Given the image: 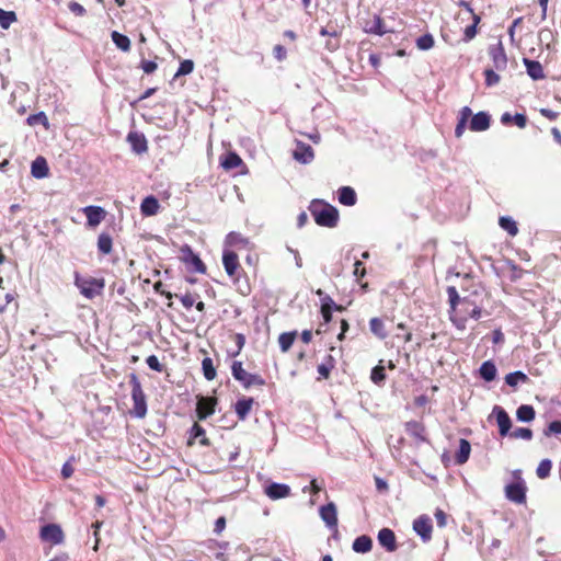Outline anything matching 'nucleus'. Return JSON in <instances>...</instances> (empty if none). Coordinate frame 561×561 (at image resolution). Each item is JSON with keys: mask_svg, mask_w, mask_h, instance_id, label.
<instances>
[{"mask_svg": "<svg viewBox=\"0 0 561 561\" xmlns=\"http://www.w3.org/2000/svg\"><path fill=\"white\" fill-rule=\"evenodd\" d=\"M309 210L317 225L328 228H333L337 225L339 211L334 206L321 201H313L309 206Z\"/></svg>", "mask_w": 561, "mask_h": 561, "instance_id": "nucleus-1", "label": "nucleus"}, {"mask_svg": "<svg viewBox=\"0 0 561 561\" xmlns=\"http://www.w3.org/2000/svg\"><path fill=\"white\" fill-rule=\"evenodd\" d=\"M75 285L79 288L82 296L88 299H93L100 295L105 286L104 279L102 278H83L79 273L75 274Z\"/></svg>", "mask_w": 561, "mask_h": 561, "instance_id": "nucleus-2", "label": "nucleus"}, {"mask_svg": "<svg viewBox=\"0 0 561 561\" xmlns=\"http://www.w3.org/2000/svg\"><path fill=\"white\" fill-rule=\"evenodd\" d=\"M231 374L236 380L241 382V385L249 389L253 386H264L265 380L256 374H250L247 370L243 369L241 362H233L231 365Z\"/></svg>", "mask_w": 561, "mask_h": 561, "instance_id": "nucleus-3", "label": "nucleus"}, {"mask_svg": "<svg viewBox=\"0 0 561 561\" xmlns=\"http://www.w3.org/2000/svg\"><path fill=\"white\" fill-rule=\"evenodd\" d=\"M131 399L134 402L135 416L141 419L147 413L146 396L141 385L135 375L131 376Z\"/></svg>", "mask_w": 561, "mask_h": 561, "instance_id": "nucleus-4", "label": "nucleus"}, {"mask_svg": "<svg viewBox=\"0 0 561 561\" xmlns=\"http://www.w3.org/2000/svg\"><path fill=\"white\" fill-rule=\"evenodd\" d=\"M181 259L182 261L191 267V270L195 273L204 274L206 272V266L199 259V256L191 249L188 245H183L181 248Z\"/></svg>", "mask_w": 561, "mask_h": 561, "instance_id": "nucleus-5", "label": "nucleus"}, {"mask_svg": "<svg viewBox=\"0 0 561 561\" xmlns=\"http://www.w3.org/2000/svg\"><path fill=\"white\" fill-rule=\"evenodd\" d=\"M414 531L422 538L424 542H427L432 538V520L428 516L422 515L413 522Z\"/></svg>", "mask_w": 561, "mask_h": 561, "instance_id": "nucleus-6", "label": "nucleus"}, {"mask_svg": "<svg viewBox=\"0 0 561 561\" xmlns=\"http://www.w3.org/2000/svg\"><path fill=\"white\" fill-rule=\"evenodd\" d=\"M41 538L44 541L51 542L54 545L61 543L64 541V533L61 528L56 524H48L41 529Z\"/></svg>", "mask_w": 561, "mask_h": 561, "instance_id": "nucleus-7", "label": "nucleus"}, {"mask_svg": "<svg viewBox=\"0 0 561 561\" xmlns=\"http://www.w3.org/2000/svg\"><path fill=\"white\" fill-rule=\"evenodd\" d=\"M217 400L213 397H199L196 412L199 420H205L215 412Z\"/></svg>", "mask_w": 561, "mask_h": 561, "instance_id": "nucleus-8", "label": "nucleus"}, {"mask_svg": "<svg viewBox=\"0 0 561 561\" xmlns=\"http://www.w3.org/2000/svg\"><path fill=\"white\" fill-rule=\"evenodd\" d=\"M489 55L492 58L496 70H504L506 68L507 57L501 42L489 47Z\"/></svg>", "mask_w": 561, "mask_h": 561, "instance_id": "nucleus-9", "label": "nucleus"}, {"mask_svg": "<svg viewBox=\"0 0 561 561\" xmlns=\"http://www.w3.org/2000/svg\"><path fill=\"white\" fill-rule=\"evenodd\" d=\"M293 157L296 161L304 164H308L314 158L313 149L311 148V146L302 141H296V148L293 152Z\"/></svg>", "mask_w": 561, "mask_h": 561, "instance_id": "nucleus-10", "label": "nucleus"}, {"mask_svg": "<svg viewBox=\"0 0 561 561\" xmlns=\"http://www.w3.org/2000/svg\"><path fill=\"white\" fill-rule=\"evenodd\" d=\"M493 414H495V416H496L500 435L501 436L508 435L511 426H512V422H511V419H510V415L507 414V412L503 408L495 405L493 408Z\"/></svg>", "mask_w": 561, "mask_h": 561, "instance_id": "nucleus-11", "label": "nucleus"}, {"mask_svg": "<svg viewBox=\"0 0 561 561\" xmlns=\"http://www.w3.org/2000/svg\"><path fill=\"white\" fill-rule=\"evenodd\" d=\"M320 517L329 528H336L337 526V512L333 502L328 503L320 507Z\"/></svg>", "mask_w": 561, "mask_h": 561, "instance_id": "nucleus-12", "label": "nucleus"}, {"mask_svg": "<svg viewBox=\"0 0 561 561\" xmlns=\"http://www.w3.org/2000/svg\"><path fill=\"white\" fill-rule=\"evenodd\" d=\"M127 140L130 144L133 151L137 154H141L147 151L148 145L146 137L137 131H131L127 136Z\"/></svg>", "mask_w": 561, "mask_h": 561, "instance_id": "nucleus-13", "label": "nucleus"}, {"mask_svg": "<svg viewBox=\"0 0 561 561\" xmlns=\"http://www.w3.org/2000/svg\"><path fill=\"white\" fill-rule=\"evenodd\" d=\"M90 227H96L103 220L105 210L100 206H87L83 209Z\"/></svg>", "mask_w": 561, "mask_h": 561, "instance_id": "nucleus-14", "label": "nucleus"}, {"mask_svg": "<svg viewBox=\"0 0 561 561\" xmlns=\"http://www.w3.org/2000/svg\"><path fill=\"white\" fill-rule=\"evenodd\" d=\"M490 121L488 113L479 112L471 117L469 128L472 131H484L490 127Z\"/></svg>", "mask_w": 561, "mask_h": 561, "instance_id": "nucleus-15", "label": "nucleus"}, {"mask_svg": "<svg viewBox=\"0 0 561 561\" xmlns=\"http://www.w3.org/2000/svg\"><path fill=\"white\" fill-rule=\"evenodd\" d=\"M364 31L369 34L383 35L387 33L383 21L379 15H374L373 18L365 21Z\"/></svg>", "mask_w": 561, "mask_h": 561, "instance_id": "nucleus-16", "label": "nucleus"}, {"mask_svg": "<svg viewBox=\"0 0 561 561\" xmlns=\"http://www.w3.org/2000/svg\"><path fill=\"white\" fill-rule=\"evenodd\" d=\"M222 264L226 273L229 276H233L239 266L238 255L233 251L225 250L222 254Z\"/></svg>", "mask_w": 561, "mask_h": 561, "instance_id": "nucleus-17", "label": "nucleus"}, {"mask_svg": "<svg viewBox=\"0 0 561 561\" xmlns=\"http://www.w3.org/2000/svg\"><path fill=\"white\" fill-rule=\"evenodd\" d=\"M378 541L388 551H394L397 549L394 533L389 528H382L379 531Z\"/></svg>", "mask_w": 561, "mask_h": 561, "instance_id": "nucleus-18", "label": "nucleus"}, {"mask_svg": "<svg viewBox=\"0 0 561 561\" xmlns=\"http://www.w3.org/2000/svg\"><path fill=\"white\" fill-rule=\"evenodd\" d=\"M524 65L527 70V75L533 80H540L545 78L543 68L539 61L524 58Z\"/></svg>", "mask_w": 561, "mask_h": 561, "instance_id": "nucleus-19", "label": "nucleus"}, {"mask_svg": "<svg viewBox=\"0 0 561 561\" xmlns=\"http://www.w3.org/2000/svg\"><path fill=\"white\" fill-rule=\"evenodd\" d=\"M339 202L345 206H354L357 202L356 192L351 186H342L339 188Z\"/></svg>", "mask_w": 561, "mask_h": 561, "instance_id": "nucleus-20", "label": "nucleus"}, {"mask_svg": "<svg viewBox=\"0 0 561 561\" xmlns=\"http://www.w3.org/2000/svg\"><path fill=\"white\" fill-rule=\"evenodd\" d=\"M48 165L43 157H37L31 165V173L35 179H44L48 175Z\"/></svg>", "mask_w": 561, "mask_h": 561, "instance_id": "nucleus-21", "label": "nucleus"}, {"mask_svg": "<svg viewBox=\"0 0 561 561\" xmlns=\"http://www.w3.org/2000/svg\"><path fill=\"white\" fill-rule=\"evenodd\" d=\"M501 123L503 125H510L511 123H514L519 128H525L527 125V117L524 114L516 113L515 115H512L508 112H505L501 116Z\"/></svg>", "mask_w": 561, "mask_h": 561, "instance_id": "nucleus-22", "label": "nucleus"}, {"mask_svg": "<svg viewBox=\"0 0 561 561\" xmlns=\"http://www.w3.org/2000/svg\"><path fill=\"white\" fill-rule=\"evenodd\" d=\"M513 480L505 485L504 491H526L527 485L525 480L522 478V471L515 470L512 473Z\"/></svg>", "mask_w": 561, "mask_h": 561, "instance_id": "nucleus-23", "label": "nucleus"}, {"mask_svg": "<svg viewBox=\"0 0 561 561\" xmlns=\"http://www.w3.org/2000/svg\"><path fill=\"white\" fill-rule=\"evenodd\" d=\"M470 453H471V445H470V443L467 439L461 438L459 440L458 451H457V454L455 456L456 462L458 465H463L465 462H467L468 459H469Z\"/></svg>", "mask_w": 561, "mask_h": 561, "instance_id": "nucleus-24", "label": "nucleus"}, {"mask_svg": "<svg viewBox=\"0 0 561 561\" xmlns=\"http://www.w3.org/2000/svg\"><path fill=\"white\" fill-rule=\"evenodd\" d=\"M159 209L158 199L154 196H147L140 205V210L145 216H153Z\"/></svg>", "mask_w": 561, "mask_h": 561, "instance_id": "nucleus-25", "label": "nucleus"}, {"mask_svg": "<svg viewBox=\"0 0 561 561\" xmlns=\"http://www.w3.org/2000/svg\"><path fill=\"white\" fill-rule=\"evenodd\" d=\"M253 404L252 398H243L236 402L234 411L240 420H245Z\"/></svg>", "mask_w": 561, "mask_h": 561, "instance_id": "nucleus-26", "label": "nucleus"}, {"mask_svg": "<svg viewBox=\"0 0 561 561\" xmlns=\"http://www.w3.org/2000/svg\"><path fill=\"white\" fill-rule=\"evenodd\" d=\"M405 431L407 433L414 437L419 442H424V426L416 422V421H410L405 424Z\"/></svg>", "mask_w": 561, "mask_h": 561, "instance_id": "nucleus-27", "label": "nucleus"}, {"mask_svg": "<svg viewBox=\"0 0 561 561\" xmlns=\"http://www.w3.org/2000/svg\"><path fill=\"white\" fill-rule=\"evenodd\" d=\"M373 541L368 536H359L353 542V550L358 553H366L371 550Z\"/></svg>", "mask_w": 561, "mask_h": 561, "instance_id": "nucleus-28", "label": "nucleus"}, {"mask_svg": "<svg viewBox=\"0 0 561 561\" xmlns=\"http://www.w3.org/2000/svg\"><path fill=\"white\" fill-rule=\"evenodd\" d=\"M480 376L483 380L485 381H492L495 379L496 377V367L494 365L493 362L491 360H486V362H483L482 365L480 366Z\"/></svg>", "mask_w": 561, "mask_h": 561, "instance_id": "nucleus-29", "label": "nucleus"}, {"mask_svg": "<svg viewBox=\"0 0 561 561\" xmlns=\"http://www.w3.org/2000/svg\"><path fill=\"white\" fill-rule=\"evenodd\" d=\"M369 329L371 333L380 340H385L387 337V331L385 329V323L379 318H371L369 321Z\"/></svg>", "mask_w": 561, "mask_h": 561, "instance_id": "nucleus-30", "label": "nucleus"}, {"mask_svg": "<svg viewBox=\"0 0 561 561\" xmlns=\"http://www.w3.org/2000/svg\"><path fill=\"white\" fill-rule=\"evenodd\" d=\"M500 227L505 230L510 236L514 237L518 233L516 221L508 216H502L499 219Z\"/></svg>", "mask_w": 561, "mask_h": 561, "instance_id": "nucleus-31", "label": "nucleus"}, {"mask_svg": "<svg viewBox=\"0 0 561 561\" xmlns=\"http://www.w3.org/2000/svg\"><path fill=\"white\" fill-rule=\"evenodd\" d=\"M535 409L531 405L523 404L516 411L517 420L520 422H530L535 419Z\"/></svg>", "mask_w": 561, "mask_h": 561, "instance_id": "nucleus-32", "label": "nucleus"}, {"mask_svg": "<svg viewBox=\"0 0 561 561\" xmlns=\"http://www.w3.org/2000/svg\"><path fill=\"white\" fill-rule=\"evenodd\" d=\"M113 43L123 51H128L130 49V39L124 35L118 33L117 31H113L111 34Z\"/></svg>", "mask_w": 561, "mask_h": 561, "instance_id": "nucleus-33", "label": "nucleus"}, {"mask_svg": "<svg viewBox=\"0 0 561 561\" xmlns=\"http://www.w3.org/2000/svg\"><path fill=\"white\" fill-rule=\"evenodd\" d=\"M113 240L108 233H101L98 238V249L102 254H110L112 252Z\"/></svg>", "mask_w": 561, "mask_h": 561, "instance_id": "nucleus-34", "label": "nucleus"}, {"mask_svg": "<svg viewBox=\"0 0 561 561\" xmlns=\"http://www.w3.org/2000/svg\"><path fill=\"white\" fill-rule=\"evenodd\" d=\"M529 379L526 374L520 370L510 373L505 376V382L511 387H516L519 383H525Z\"/></svg>", "mask_w": 561, "mask_h": 561, "instance_id": "nucleus-35", "label": "nucleus"}, {"mask_svg": "<svg viewBox=\"0 0 561 561\" xmlns=\"http://www.w3.org/2000/svg\"><path fill=\"white\" fill-rule=\"evenodd\" d=\"M241 163L242 159L236 152H228L225 159L221 161V165L226 170L234 169Z\"/></svg>", "mask_w": 561, "mask_h": 561, "instance_id": "nucleus-36", "label": "nucleus"}, {"mask_svg": "<svg viewBox=\"0 0 561 561\" xmlns=\"http://www.w3.org/2000/svg\"><path fill=\"white\" fill-rule=\"evenodd\" d=\"M296 339V332H284L278 337V343L282 352H287Z\"/></svg>", "mask_w": 561, "mask_h": 561, "instance_id": "nucleus-37", "label": "nucleus"}, {"mask_svg": "<svg viewBox=\"0 0 561 561\" xmlns=\"http://www.w3.org/2000/svg\"><path fill=\"white\" fill-rule=\"evenodd\" d=\"M202 369H203V374H204V377L207 379V380H213L215 379L216 377V369L214 367V364H213V359L209 358V357H205L203 360H202Z\"/></svg>", "mask_w": 561, "mask_h": 561, "instance_id": "nucleus-38", "label": "nucleus"}, {"mask_svg": "<svg viewBox=\"0 0 561 561\" xmlns=\"http://www.w3.org/2000/svg\"><path fill=\"white\" fill-rule=\"evenodd\" d=\"M16 20V15L12 11H4L0 9V26L4 30L9 28L10 25Z\"/></svg>", "mask_w": 561, "mask_h": 561, "instance_id": "nucleus-39", "label": "nucleus"}, {"mask_svg": "<svg viewBox=\"0 0 561 561\" xmlns=\"http://www.w3.org/2000/svg\"><path fill=\"white\" fill-rule=\"evenodd\" d=\"M191 437L194 438V439L199 438V443L202 445L207 446L209 444V440H208V438L205 435V430L199 424H197V423H195L192 426Z\"/></svg>", "mask_w": 561, "mask_h": 561, "instance_id": "nucleus-40", "label": "nucleus"}, {"mask_svg": "<svg viewBox=\"0 0 561 561\" xmlns=\"http://www.w3.org/2000/svg\"><path fill=\"white\" fill-rule=\"evenodd\" d=\"M226 244L231 245V247H233V245L245 247L248 244V240L245 238H243L238 232H230L226 237Z\"/></svg>", "mask_w": 561, "mask_h": 561, "instance_id": "nucleus-41", "label": "nucleus"}, {"mask_svg": "<svg viewBox=\"0 0 561 561\" xmlns=\"http://www.w3.org/2000/svg\"><path fill=\"white\" fill-rule=\"evenodd\" d=\"M434 46V38L431 34H424L416 39V47L421 50H428Z\"/></svg>", "mask_w": 561, "mask_h": 561, "instance_id": "nucleus-42", "label": "nucleus"}, {"mask_svg": "<svg viewBox=\"0 0 561 561\" xmlns=\"http://www.w3.org/2000/svg\"><path fill=\"white\" fill-rule=\"evenodd\" d=\"M551 468H552V462L549 459L541 460L536 470L537 476L540 479L547 478L550 474Z\"/></svg>", "mask_w": 561, "mask_h": 561, "instance_id": "nucleus-43", "label": "nucleus"}, {"mask_svg": "<svg viewBox=\"0 0 561 561\" xmlns=\"http://www.w3.org/2000/svg\"><path fill=\"white\" fill-rule=\"evenodd\" d=\"M447 295H448V300H449V305H450V312L453 313L456 311V307L460 301V297L458 295L456 287H454V286H449L447 288Z\"/></svg>", "mask_w": 561, "mask_h": 561, "instance_id": "nucleus-44", "label": "nucleus"}, {"mask_svg": "<svg viewBox=\"0 0 561 561\" xmlns=\"http://www.w3.org/2000/svg\"><path fill=\"white\" fill-rule=\"evenodd\" d=\"M510 435L513 438L530 440L533 437V432H531V430H529L527 427H517L513 432H511Z\"/></svg>", "mask_w": 561, "mask_h": 561, "instance_id": "nucleus-45", "label": "nucleus"}, {"mask_svg": "<svg viewBox=\"0 0 561 561\" xmlns=\"http://www.w3.org/2000/svg\"><path fill=\"white\" fill-rule=\"evenodd\" d=\"M26 121H27V124L31 126L42 124L46 127L48 125V119L44 112H39L37 114L30 115Z\"/></svg>", "mask_w": 561, "mask_h": 561, "instance_id": "nucleus-46", "label": "nucleus"}, {"mask_svg": "<svg viewBox=\"0 0 561 561\" xmlns=\"http://www.w3.org/2000/svg\"><path fill=\"white\" fill-rule=\"evenodd\" d=\"M370 379L374 383L380 385L385 379V368L382 366H376L371 370Z\"/></svg>", "mask_w": 561, "mask_h": 561, "instance_id": "nucleus-47", "label": "nucleus"}, {"mask_svg": "<svg viewBox=\"0 0 561 561\" xmlns=\"http://www.w3.org/2000/svg\"><path fill=\"white\" fill-rule=\"evenodd\" d=\"M194 69V62L191 59L181 61L180 67L175 73V77L190 75Z\"/></svg>", "mask_w": 561, "mask_h": 561, "instance_id": "nucleus-48", "label": "nucleus"}, {"mask_svg": "<svg viewBox=\"0 0 561 561\" xmlns=\"http://www.w3.org/2000/svg\"><path fill=\"white\" fill-rule=\"evenodd\" d=\"M334 305L333 300L330 297H325V300L321 306V313L325 322H330L332 318L331 307Z\"/></svg>", "mask_w": 561, "mask_h": 561, "instance_id": "nucleus-49", "label": "nucleus"}, {"mask_svg": "<svg viewBox=\"0 0 561 561\" xmlns=\"http://www.w3.org/2000/svg\"><path fill=\"white\" fill-rule=\"evenodd\" d=\"M484 76H485V84L488 87L495 85L500 81V76L492 69H485Z\"/></svg>", "mask_w": 561, "mask_h": 561, "instance_id": "nucleus-50", "label": "nucleus"}, {"mask_svg": "<svg viewBox=\"0 0 561 561\" xmlns=\"http://www.w3.org/2000/svg\"><path fill=\"white\" fill-rule=\"evenodd\" d=\"M334 367L333 365V358L332 356H329V362L328 364L323 363L321 365L318 366V373L321 377L323 378H328L329 375H330V371L331 369Z\"/></svg>", "mask_w": 561, "mask_h": 561, "instance_id": "nucleus-51", "label": "nucleus"}, {"mask_svg": "<svg viewBox=\"0 0 561 561\" xmlns=\"http://www.w3.org/2000/svg\"><path fill=\"white\" fill-rule=\"evenodd\" d=\"M146 363L149 366V368L154 371L161 373L163 370V366L161 365V363L159 362V359L156 355L148 356L146 359Z\"/></svg>", "mask_w": 561, "mask_h": 561, "instance_id": "nucleus-52", "label": "nucleus"}, {"mask_svg": "<svg viewBox=\"0 0 561 561\" xmlns=\"http://www.w3.org/2000/svg\"><path fill=\"white\" fill-rule=\"evenodd\" d=\"M506 499L516 504L526 503V493H505Z\"/></svg>", "mask_w": 561, "mask_h": 561, "instance_id": "nucleus-53", "label": "nucleus"}, {"mask_svg": "<svg viewBox=\"0 0 561 561\" xmlns=\"http://www.w3.org/2000/svg\"><path fill=\"white\" fill-rule=\"evenodd\" d=\"M434 516L436 518V523H437L438 527L443 528L446 526L447 515L445 514V512L443 510L436 508Z\"/></svg>", "mask_w": 561, "mask_h": 561, "instance_id": "nucleus-54", "label": "nucleus"}, {"mask_svg": "<svg viewBox=\"0 0 561 561\" xmlns=\"http://www.w3.org/2000/svg\"><path fill=\"white\" fill-rule=\"evenodd\" d=\"M322 489H323V485L321 483H319V481L317 479H312V480H310L308 485H304L301 488V491L317 492V491H322Z\"/></svg>", "mask_w": 561, "mask_h": 561, "instance_id": "nucleus-55", "label": "nucleus"}, {"mask_svg": "<svg viewBox=\"0 0 561 561\" xmlns=\"http://www.w3.org/2000/svg\"><path fill=\"white\" fill-rule=\"evenodd\" d=\"M477 35V26L476 24H471L465 28L463 41L470 42Z\"/></svg>", "mask_w": 561, "mask_h": 561, "instance_id": "nucleus-56", "label": "nucleus"}, {"mask_svg": "<svg viewBox=\"0 0 561 561\" xmlns=\"http://www.w3.org/2000/svg\"><path fill=\"white\" fill-rule=\"evenodd\" d=\"M69 10L79 16H82L85 14V9L78 2H70L69 3Z\"/></svg>", "mask_w": 561, "mask_h": 561, "instance_id": "nucleus-57", "label": "nucleus"}, {"mask_svg": "<svg viewBox=\"0 0 561 561\" xmlns=\"http://www.w3.org/2000/svg\"><path fill=\"white\" fill-rule=\"evenodd\" d=\"M354 276L357 278H363L366 275V270L363 266V263L360 261H356L354 263Z\"/></svg>", "mask_w": 561, "mask_h": 561, "instance_id": "nucleus-58", "label": "nucleus"}, {"mask_svg": "<svg viewBox=\"0 0 561 561\" xmlns=\"http://www.w3.org/2000/svg\"><path fill=\"white\" fill-rule=\"evenodd\" d=\"M549 434H561V422L560 421H552L549 424L546 435H549Z\"/></svg>", "mask_w": 561, "mask_h": 561, "instance_id": "nucleus-59", "label": "nucleus"}, {"mask_svg": "<svg viewBox=\"0 0 561 561\" xmlns=\"http://www.w3.org/2000/svg\"><path fill=\"white\" fill-rule=\"evenodd\" d=\"M141 69L145 73H152L157 69V64L152 60H144L141 62Z\"/></svg>", "mask_w": 561, "mask_h": 561, "instance_id": "nucleus-60", "label": "nucleus"}, {"mask_svg": "<svg viewBox=\"0 0 561 561\" xmlns=\"http://www.w3.org/2000/svg\"><path fill=\"white\" fill-rule=\"evenodd\" d=\"M324 47L325 49H328L329 51H335L339 49L340 47V41L339 38H331L329 37V39L325 42L324 44Z\"/></svg>", "mask_w": 561, "mask_h": 561, "instance_id": "nucleus-61", "label": "nucleus"}, {"mask_svg": "<svg viewBox=\"0 0 561 561\" xmlns=\"http://www.w3.org/2000/svg\"><path fill=\"white\" fill-rule=\"evenodd\" d=\"M264 491H290V486L282 483H271Z\"/></svg>", "mask_w": 561, "mask_h": 561, "instance_id": "nucleus-62", "label": "nucleus"}, {"mask_svg": "<svg viewBox=\"0 0 561 561\" xmlns=\"http://www.w3.org/2000/svg\"><path fill=\"white\" fill-rule=\"evenodd\" d=\"M472 117V111L469 106H463L459 113V118L462 122L468 123V121Z\"/></svg>", "mask_w": 561, "mask_h": 561, "instance_id": "nucleus-63", "label": "nucleus"}, {"mask_svg": "<svg viewBox=\"0 0 561 561\" xmlns=\"http://www.w3.org/2000/svg\"><path fill=\"white\" fill-rule=\"evenodd\" d=\"M181 302L186 309H190L195 304V299L191 294H186L181 297Z\"/></svg>", "mask_w": 561, "mask_h": 561, "instance_id": "nucleus-64", "label": "nucleus"}]
</instances>
